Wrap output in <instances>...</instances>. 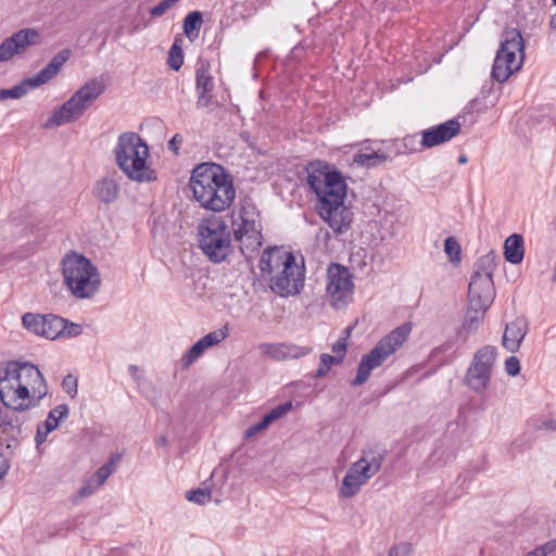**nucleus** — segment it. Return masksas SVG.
<instances>
[{
  "label": "nucleus",
  "mask_w": 556,
  "mask_h": 556,
  "mask_svg": "<svg viewBox=\"0 0 556 556\" xmlns=\"http://www.w3.org/2000/svg\"><path fill=\"white\" fill-rule=\"evenodd\" d=\"M306 172L307 184L318 197L319 216L334 232H345L353 220V213L344 205L346 185L341 173L321 161L311 162Z\"/></svg>",
  "instance_id": "f257e3e1"
},
{
  "label": "nucleus",
  "mask_w": 556,
  "mask_h": 556,
  "mask_svg": "<svg viewBox=\"0 0 556 556\" xmlns=\"http://www.w3.org/2000/svg\"><path fill=\"white\" fill-rule=\"evenodd\" d=\"M47 392L46 380L36 366L10 362L0 367V400L8 409L24 412L36 406Z\"/></svg>",
  "instance_id": "f03ea898"
},
{
  "label": "nucleus",
  "mask_w": 556,
  "mask_h": 556,
  "mask_svg": "<svg viewBox=\"0 0 556 556\" xmlns=\"http://www.w3.org/2000/svg\"><path fill=\"white\" fill-rule=\"evenodd\" d=\"M189 187L195 202L212 212L227 210L236 198L231 175L215 163L197 165L191 173Z\"/></svg>",
  "instance_id": "7ed1b4c3"
},
{
  "label": "nucleus",
  "mask_w": 556,
  "mask_h": 556,
  "mask_svg": "<svg viewBox=\"0 0 556 556\" xmlns=\"http://www.w3.org/2000/svg\"><path fill=\"white\" fill-rule=\"evenodd\" d=\"M260 269L263 274L271 275L270 288L281 295H294L304 285V267L299 265L292 253L278 248L264 251L260 260Z\"/></svg>",
  "instance_id": "20e7f679"
},
{
  "label": "nucleus",
  "mask_w": 556,
  "mask_h": 556,
  "mask_svg": "<svg viewBox=\"0 0 556 556\" xmlns=\"http://www.w3.org/2000/svg\"><path fill=\"white\" fill-rule=\"evenodd\" d=\"M114 155L117 166L130 180L150 182L156 179L154 170L147 165L149 148L136 132L118 136Z\"/></svg>",
  "instance_id": "39448f33"
},
{
  "label": "nucleus",
  "mask_w": 556,
  "mask_h": 556,
  "mask_svg": "<svg viewBox=\"0 0 556 556\" xmlns=\"http://www.w3.org/2000/svg\"><path fill=\"white\" fill-rule=\"evenodd\" d=\"M64 282L77 299H90L100 289L98 268L84 255L67 254L62 262Z\"/></svg>",
  "instance_id": "423d86ee"
},
{
  "label": "nucleus",
  "mask_w": 556,
  "mask_h": 556,
  "mask_svg": "<svg viewBox=\"0 0 556 556\" xmlns=\"http://www.w3.org/2000/svg\"><path fill=\"white\" fill-rule=\"evenodd\" d=\"M410 330V325L403 324L380 339L369 353L362 356L356 377L351 384L353 387L364 384L369 379L371 371L380 367L404 344Z\"/></svg>",
  "instance_id": "0eeeda50"
},
{
  "label": "nucleus",
  "mask_w": 556,
  "mask_h": 556,
  "mask_svg": "<svg viewBox=\"0 0 556 556\" xmlns=\"http://www.w3.org/2000/svg\"><path fill=\"white\" fill-rule=\"evenodd\" d=\"M105 90L104 83L93 78L84 84L62 106L45 122V128H54L77 121Z\"/></svg>",
  "instance_id": "6e6552de"
},
{
  "label": "nucleus",
  "mask_w": 556,
  "mask_h": 556,
  "mask_svg": "<svg viewBox=\"0 0 556 556\" xmlns=\"http://www.w3.org/2000/svg\"><path fill=\"white\" fill-rule=\"evenodd\" d=\"M199 247L213 263H222L232 252L231 232L222 217L203 219L198 226Z\"/></svg>",
  "instance_id": "1a4fd4ad"
},
{
  "label": "nucleus",
  "mask_w": 556,
  "mask_h": 556,
  "mask_svg": "<svg viewBox=\"0 0 556 556\" xmlns=\"http://www.w3.org/2000/svg\"><path fill=\"white\" fill-rule=\"evenodd\" d=\"M525 59V45L521 33L516 28H506L497 50L491 76L498 83L506 81L521 68Z\"/></svg>",
  "instance_id": "9d476101"
},
{
  "label": "nucleus",
  "mask_w": 556,
  "mask_h": 556,
  "mask_svg": "<svg viewBox=\"0 0 556 556\" xmlns=\"http://www.w3.org/2000/svg\"><path fill=\"white\" fill-rule=\"evenodd\" d=\"M386 451L375 446L362 452V457L354 462L343 478L339 494L343 498L355 496L361 488L381 468Z\"/></svg>",
  "instance_id": "9b49d317"
},
{
  "label": "nucleus",
  "mask_w": 556,
  "mask_h": 556,
  "mask_svg": "<svg viewBox=\"0 0 556 556\" xmlns=\"http://www.w3.org/2000/svg\"><path fill=\"white\" fill-rule=\"evenodd\" d=\"M235 240L241 253L250 257L262 245V227L253 206H242L232 222Z\"/></svg>",
  "instance_id": "f8f14e48"
},
{
  "label": "nucleus",
  "mask_w": 556,
  "mask_h": 556,
  "mask_svg": "<svg viewBox=\"0 0 556 556\" xmlns=\"http://www.w3.org/2000/svg\"><path fill=\"white\" fill-rule=\"evenodd\" d=\"M71 55L72 51L70 49H63L58 52L52 58V60L36 75L23 79L18 85L12 88L0 89V101H4L7 99H20L24 97L29 90L47 84L59 74Z\"/></svg>",
  "instance_id": "ddd939ff"
},
{
  "label": "nucleus",
  "mask_w": 556,
  "mask_h": 556,
  "mask_svg": "<svg viewBox=\"0 0 556 556\" xmlns=\"http://www.w3.org/2000/svg\"><path fill=\"white\" fill-rule=\"evenodd\" d=\"M493 264L490 255L480 257L475 264V270L468 287L469 303L475 306L490 307L495 298V288L492 279Z\"/></svg>",
  "instance_id": "4468645a"
},
{
  "label": "nucleus",
  "mask_w": 556,
  "mask_h": 556,
  "mask_svg": "<svg viewBox=\"0 0 556 556\" xmlns=\"http://www.w3.org/2000/svg\"><path fill=\"white\" fill-rule=\"evenodd\" d=\"M496 354V349L492 345H485L473 354L470 366L464 378V383L471 391L482 393L488 389Z\"/></svg>",
  "instance_id": "2eb2a0df"
},
{
  "label": "nucleus",
  "mask_w": 556,
  "mask_h": 556,
  "mask_svg": "<svg viewBox=\"0 0 556 556\" xmlns=\"http://www.w3.org/2000/svg\"><path fill=\"white\" fill-rule=\"evenodd\" d=\"M353 282L349 270L338 264H331L327 270V295L337 308L344 306L352 294Z\"/></svg>",
  "instance_id": "dca6fc26"
},
{
  "label": "nucleus",
  "mask_w": 556,
  "mask_h": 556,
  "mask_svg": "<svg viewBox=\"0 0 556 556\" xmlns=\"http://www.w3.org/2000/svg\"><path fill=\"white\" fill-rule=\"evenodd\" d=\"M40 42V34L34 28H23L7 37L0 43V63L11 61L15 55L24 54L31 46Z\"/></svg>",
  "instance_id": "f3484780"
},
{
  "label": "nucleus",
  "mask_w": 556,
  "mask_h": 556,
  "mask_svg": "<svg viewBox=\"0 0 556 556\" xmlns=\"http://www.w3.org/2000/svg\"><path fill=\"white\" fill-rule=\"evenodd\" d=\"M460 132V124L456 119H448L438 126L430 127L421 132V146L433 148L450 141Z\"/></svg>",
  "instance_id": "a211bd4d"
},
{
  "label": "nucleus",
  "mask_w": 556,
  "mask_h": 556,
  "mask_svg": "<svg viewBox=\"0 0 556 556\" xmlns=\"http://www.w3.org/2000/svg\"><path fill=\"white\" fill-rule=\"evenodd\" d=\"M228 336V328L214 330L200 340H198L181 357V367L188 368L193 362H195L208 348L215 346L224 341Z\"/></svg>",
  "instance_id": "6ab92c4d"
},
{
  "label": "nucleus",
  "mask_w": 556,
  "mask_h": 556,
  "mask_svg": "<svg viewBox=\"0 0 556 556\" xmlns=\"http://www.w3.org/2000/svg\"><path fill=\"white\" fill-rule=\"evenodd\" d=\"M260 349L265 356L274 361L300 358L311 352L308 348L298 346L291 343H267L262 344Z\"/></svg>",
  "instance_id": "aec40b11"
},
{
  "label": "nucleus",
  "mask_w": 556,
  "mask_h": 556,
  "mask_svg": "<svg viewBox=\"0 0 556 556\" xmlns=\"http://www.w3.org/2000/svg\"><path fill=\"white\" fill-rule=\"evenodd\" d=\"M529 326L528 321L523 317H517L513 321L506 325L502 345L511 353L519 350L522 340L528 333Z\"/></svg>",
  "instance_id": "412c9836"
},
{
  "label": "nucleus",
  "mask_w": 556,
  "mask_h": 556,
  "mask_svg": "<svg viewBox=\"0 0 556 556\" xmlns=\"http://www.w3.org/2000/svg\"><path fill=\"white\" fill-rule=\"evenodd\" d=\"M119 192V178L115 174L102 177L93 188L94 197L104 204L114 203L118 199Z\"/></svg>",
  "instance_id": "4be33fe9"
},
{
  "label": "nucleus",
  "mask_w": 556,
  "mask_h": 556,
  "mask_svg": "<svg viewBox=\"0 0 556 556\" xmlns=\"http://www.w3.org/2000/svg\"><path fill=\"white\" fill-rule=\"evenodd\" d=\"M504 255L507 262L520 264L525 256L523 238L519 233L510 235L504 243Z\"/></svg>",
  "instance_id": "5701e85b"
},
{
  "label": "nucleus",
  "mask_w": 556,
  "mask_h": 556,
  "mask_svg": "<svg viewBox=\"0 0 556 556\" xmlns=\"http://www.w3.org/2000/svg\"><path fill=\"white\" fill-rule=\"evenodd\" d=\"M195 86L200 93L199 101L213 90V77L210 75V64L201 62L198 64L195 72Z\"/></svg>",
  "instance_id": "b1692460"
},
{
  "label": "nucleus",
  "mask_w": 556,
  "mask_h": 556,
  "mask_svg": "<svg viewBox=\"0 0 556 556\" xmlns=\"http://www.w3.org/2000/svg\"><path fill=\"white\" fill-rule=\"evenodd\" d=\"M489 307L482 305L475 306L473 303H469L465 320L463 324L464 330L473 332L477 330L480 323L484 319L485 313Z\"/></svg>",
  "instance_id": "393cba45"
},
{
  "label": "nucleus",
  "mask_w": 556,
  "mask_h": 556,
  "mask_svg": "<svg viewBox=\"0 0 556 556\" xmlns=\"http://www.w3.org/2000/svg\"><path fill=\"white\" fill-rule=\"evenodd\" d=\"M66 329V320L56 315L45 316L42 337L53 340L61 337Z\"/></svg>",
  "instance_id": "a878e982"
},
{
  "label": "nucleus",
  "mask_w": 556,
  "mask_h": 556,
  "mask_svg": "<svg viewBox=\"0 0 556 556\" xmlns=\"http://www.w3.org/2000/svg\"><path fill=\"white\" fill-rule=\"evenodd\" d=\"M202 25V14L199 11L190 12L184 21V33L190 40H194L199 36Z\"/></svg>",
  "instance_id": "bb28decb"
},
{
  "label": "nucleus",
  "mask_w": 556,
  "mask_h": 556,
  "mask_svg": "<svg viewBox=\"0 0 556 556\" xmlns=\"http://www.w3.org/2000/svg\"><path fill=\"white\" fill-rule=\"evenodd\" d=\"M388 156L386 154L370 151V152H359L354 155L353 164H357L359 166L365 167H375L383 162H386Z\"/></svg>",
  "instance_id": "cd10ccee"
},
{
  "label": "nucleus",
  "mask_w": 556,
  "mask_h": 556,
  "mask_svg": "<svg viewBox=\"0 0 556 556\" xmlns=\"http://www.w3.org/2000/svg\"><path fill=\"white\" fill-rule=\"evenodd\" d=\"M68 412L70 409L66 404L58 405L49 413L43 427L47 428V431H53L58 428L60 421L68 416Z\"/></svg>",
  "instance_id": "c85d7f7f"
},
{
  "label": "nucleus",
  "mask_w": 556,
  "mask_h": 556,
  "mask_svg": "<svg viewBox=\"0 0 556 556\" xmlns=\"http://www.w3.org/2000/svg\"><path fill=\"white\" fill-rule=\"evenodd\" d=\"M180 42L181 39L176 38L168 51L167 65L174 71L180 70L184 64V51Z\"/></svg>",
  "instance_id": "c756f323"
},
{
  "label": "nucleus",
  "mask_w": 556,
  "mask_h": 556,
  "mask_svg": "<svg viewBox=\"0 0 556 556\" xmlns=\"http://www.w3.org/2000/svg\"><path fill=\"white\" fill-rule=\"evenodd\" d=\"M24 327L37 336L42 337V329L45 327V316L39 314L26 313L22 317Z\"/></svg>",
  "instance_id": "7c9ffc66"
},
{
  "label": "nucleus",
  "mask_w": 556,
  "mask_h": 556,
  "mask_svg": "<svg viewBox=\"0 0 556 556\" xmlns=\"http://www.w3.org/2000/svg\"><path fill=\"white\" fill-rule=\"evenodd\" d=\"M20 421L15 416V412H9L8 409L0 408V430L3 433H11L15 429H18Z\"/></svg>",
  "instance_id": "2f4dec72"
},
{
  "label": "nucleus",
  "mask_w": 556,
  "mask_h": 556,
  "mask_svg": "<svg viewBox=\"0 0 556 556\" xmlns=\"http://www.w3.org/2000/svg\"><path fill=\"white\" fill-rule=\"evenodd\" d=\"M343 362L340 355L321 354L320 365L317 370V377H324L328 374L332 365H339Z\"/></svg>",
  "instance_id": "473e14b6"
},
{
  "label": "nucleus",
  "mask_w": 556,
  "mask_h": 556,
  "mask_svg": "<svg viewBox=\"0 0 556 556\" xmlns=\"http://www.w3.org/2000/svg\"><path fill=\"white\" fill-rule=\"evenodd\" d=\"M212 494L208 488H198L193 491H188L186 493V498L190 502L197 503L199 505L206 504L211 501Z\"/></svg>",
  "instance_id": "72a5a7b5"
},
{
  "label": "nucleus",
  "mask_w": 556,
  "mask_h": 556,
  "mask_svg": "<svg viewBox=\"0 0 556 556\" xmlns=\"http://www.w3.org/2000/svg\"><path fill=\"white\" fill-rule=\"evenodd\" d=\"M444 251L452 263H458L460 260V245L454 237H448L444 241Z\"/></svg>",
  "instance_id": "f704fd0d"
},
{
  "label": "nucleus",
  "mask_w": 556,
  "mask_h": 556,
  "mask_svg": "<svg viewBox=\"0 0 556 556\" xmlns=\"http://www.w3.org/2000/svg\"><path fill=\"white\" fill-rule=\"evenodd\" d=\"M291 409H292V403L286 402L283 404L276 406L275 408H273L269 413L264 415V417L266 418V421H268V424L270 425L271 422H274V421L280 419L281 417H283L285 415H287Z\"/></svg>",
  "instance_id": "c9c22d12"
},
{
  "label": "nucleus",
  "mask_w": 556,
  "mask_h": 556,
  "mask_svg": "<svg viewBox=\"0 0 556 556\" xmlns=\"http://www.w3.org/2000/svg\"><path fill=\"white\" fill-rule=\"evenodd\" d=\"M556 551V539L549 540L542 545L536 546L534 549L525 556H547Z\"/></svg>",
  "instance_id": "e433bc0d"
},
{
  "label": "nucleus",
  "mask_w": 556,
  "mask_h": 556,
  "mask_svg": "<svg viewBox=\"0 0 556 556\" xmlns=\"http://www.w3.org/2000/svg\"><path fill=\"white\" fill-rule=\"evenodd\" d=\"M179 0H163L157 5L150 9L152 17H160L164 15L170 8H173Z\"/></svg>",
  "instance_id": "4c0bfd02"
},
{
  "label": "nucleus",
  "mask_w": 556,
  "mask_h": 556,
  "mask_svg": "<svg viewBox=\"0 0 556 556\" xmlns=\"http://www.w3.org/2000/svg\"><path fill=\"white\" fill-rule=\"evenodd\" d=\"M62 388L68 395H71V397H75L78 392L77 378L72 375L65 376L62 381Z\"/></svg>",
  "instance_id": "58836bf2"
},
{
  "label": "nucleus",
  "mask_w": 556,
  "mask_h": 556,
  "mask_svg": "<svg viewBox=\"0 0 556 556\" xmlns=\"http://www.w3.org/2000/svg\"><path fill=\"white\" fill-rule=\"evenodd\" d=\"M268 426H269L268 421H266V418L263 416V418L257 424L250 426L245 430L244 438L251 439V438L255 437L257 433H260L261 431L268 428Z\"/></svg>",
  "instance_id": "ea45409f"
},
{
  "label": "nucleus",
  "mask_w": 556,
  "mask_h": 556,
  "mask_svg": "<svg viewBox=\"0 0 556 556\" xmlns=\"http://www.w3.org/2000/svg\"><path fill=\"white\" fill-rule=\"evenodd\" d=\"M101 486V484L96 480V478L90 477L84 484V486L79 491V495L81 497H86L91 495Z\"/></svg>",
  "instance_id": "a19ab883"
},
{
  "label": "nucleus",
  "mask_w": 556,
  "mask_h": 556,
  "mask_svg": "<svg viewBox=\"0 0 556 556\" xmlns=\"http://www.w3.org/2000/svg\"><path fill=\"white\" fill-rule=\"evenodd\" d=\"M505 370L507 375L515 377L520 371V362L516 356H510L505 362Z\"/></svg>",
  "instance_id": "79ce46f5"
},
{
  "label": "nucleus",
  "mask_w": 556,
  "mask_h": 556,
  "mask_svg": "<svg viewBox=\"0 0 556 556\" xmlns=\"http://www.w3.org/2000/svg\"><path fill=\"white\" fill-rule=\"evenodd\" d=\"M112 472H113V470H112L111 465L104 464L96 471V473L92 477L96 478V480L102 485L108 480V478L112 475Z\"/></svg>",
  "instance_id": "37998d69"
},
{
  "label": "nucleus",
  "mask_w": 556,
  "mask_h": 556,
  "mask_svg": "<svg viewBox=\"0 0 556 556\" xmlns=\"http://www.w3.org/2000/svg\"><path fill=\"white\" fill-rule=\"evenodd\" d=\"M83 331V328L80 325L78 324H74V323H71L68 324L66 321V329H64V332L62 336H65V337H77Z\"/></svg>",
  "instance_id": "c03bdc74"
},
{
  "label": "nucleus",
  "mask_w": 556,
  "mask_h": 556,
  "mask_svg": "<svg viewBox=\"0 0 556 556\" xmlns=\"http://www.w3.org/2000/svg\"><path fill=\"white\" fill-rule=\"evenodd\" d=\"M332 352L336 355H340L342 359H344L345 352H346V338H340L333 345H332Z\"/></svg>",
  "instance_id": "a18cd8bd"
},
{
  "label": "nucleus",
  "mask_w": 556,
  "mask_h": 556,
  "mask_svg": "<svg viewBox=\"0 0 556 556\" xmlns=\"http://www.w3.org/2000/svg\"><path fill=\"white\" fill-rule=\"evenodd\" d=\"M540 430L544 431H555L556 430V420L553 418L541 420L540 425L536 427Z\"/></svg>",
  "instance_id": "49530a36"
},
{
  "label": "nucleus",
  "mask_w": 556,
  "mask_h": 556,
  "mask_svg": "<svg viewBox=\"0 0 556 556\" xmlns=\"http://www.w3.org/2000/svg\"><path fill=\"white\" fill-rule=\"evenodd\" d=\"M400 553L403 554V556H407L410 553V546L407 544L395 546L390 549L389 556H399Z\"/></svg>",
  "instance_id": "de8ad7c7"
},
{
  "label": "nucleus",
  "mask_w": 556,
  "mask_h": 556,
  "mask_svg": "<svg viewBox=\"0 0 556 556\" xmlns=\"http://www.w3.org/2000/svg\"><path fill=\"white\" fill-rule=\"evenodd\" d=\"M50 432L51 431H47V428H45L43 425L39 426L37 429L36 437H35V441H36L37 445H40L41 443H43Z\"/></svg>",
  "instance_id": "09e8293b"
},
{
  "label": "nucleus",
  "mask_w": 556,
  "mask_h": 556,
  "mask_svg": "<svg viewBox=\"0 0 556 556\" xmlns=\"http://www.w3.org/2000/svg\"><path fill=\"white\" fill-rule=\"evenodd\" d=\"M10 465L8 460L0 454V480L7 475Z\"/></svg>",
  "instance_id": "8fccbe9b"
},
{
  "label": "nucleus",
  "mask_w": 556,
  "mask_h": 556,
  "mask_svg": "<svg viewBox=\"0 0 556 556\" xmlns=\"http://www.w3.org/2000/svg\"><path fill=\"white\" fill-rule=\"evenodd\" d=\"M182 142V138L177 134L175 135L170 141L168 142V148L173 149L175 152L178 150V146Z\"/></svg>",
  "instance_id": "3c124183"
},
{
  "label": "nucleus",
  "mask_w": 556,
  "mask_h": 556,
  "mask_svg": "<svg viewBox=\"0 0 556 556\" xmlns=\"http://www.w3.org/2000/svg\"><path fill=\"white\" fill-rule=\"evenodd\" d=\"M128 372L135 380L139 381L141 379V370L137 365H130L128 367Z\"/></svg>",
  "instance_id": "603ef678"
},
{
  "label": "nucleus",
  "mask_w": 556,
  "mask_h": 556,
  "mask_svg": "<svg viewBox=\"0 0 556 556\" xmlns=\"http://www.w3.org/2000/svg\"><path fill=\"white\" fill-rule=\"evenodd\" d=\"M119 459H121V455L119 454H114V455L111 456L110 460L105 465H111L112 470L114 471L116 465L119 462Z\"/></svg>",
  "instance_id": "864d4df0"
},
{
  "label": "nucleus",
  "mask_w": 556,
  "mask_h": 556,
  "mask_svg": "<svg viewBox=\"0 0 556 556\" xmlns=\"http://www.w3.org/2000/svg\"><path fill=\"white\" fill-rule=\"evenodd\" d=\"M549 27L556 29V14L551 17Z\"/></svg>",
  "instance_id": "5fc2aeb1"
},
{
  "label": "nucleus",
  "mask_w": 556,
  "mask_h": 556,
  "mask_svg": "<svg viewBox=\"0 0 556 556\" xmlns=\"http://www.w3.org/2000/svg\"><path fill=\"white\" fill-rule=\"evenodd\" d=\"M468 159L465 154H460L459 157H458V163L459 164H465L467 163Z\"/></svg>",
  "instance_id": "6e6d98bb"
},
{
  "label": "nucleus",
  "mask_w": 556,
  "mask_h": 556,
  "mask_svg": "<svg viewBox=\"0 0 556 556\" xmlns=\"http://www.w3.org/2000/svg\"><path fill=\"white\" fill-rule=\"evenodd\" d=\"M159 444H160V445H165V444H166V439H165L164 437H161V438L159 439Z\"/></svg>",
  "instance_id": "4d7b16f0"
},
{
  "label": "nucleus",
  "mask_w": 556,
  "mask_h": 556,
  "mask_svg": "<svg viewBox=\"0 0 556 556\" xmlns=\"http://www.w3.org/2000/svg\"><path fill=\"white\" fill-rule=\"evenodd\" d=\"M553 2L556 4V0H553Z\"/></svg>",
  "instance_id": "13d9d810"
}]
</instances>
